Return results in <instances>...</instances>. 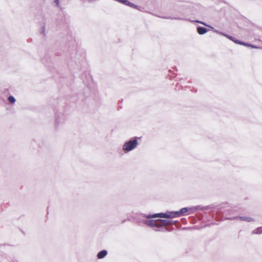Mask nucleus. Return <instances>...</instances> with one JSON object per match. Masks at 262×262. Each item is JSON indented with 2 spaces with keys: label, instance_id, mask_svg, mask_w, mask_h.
<instances>
[{
  "label": "nucleus",
  "instance_id": "39448f33",
  "mask_svg": "<svg viewBox=\"0 0 262 262\" xmlns=\"http://www.w3.org/2000/svg\"><path fill=\"white\" fill-rule=\"evenodd\" d=\"M106 254L107 251L106 250H102L98 253L97 257L98 258H102L106 255Z\"/></svg>",
  "mask_w": 262,
  "mask_h": 262
},
{
  "label": "nucleus",
  "instance_id": "f8f14e48",
  "mask_svg": "<svg viewBox=\"0 0 262 262\" xmlns=\"http://www.w3.org/2000/svg\"><path fill=\"white\" fill-rule=\"evenodd\" d=\"M55 3L56 4L57 6L59 5V0H55Z\"/></svg>",
  "mask_w": 262,
  "mask_h": 262
},
{
  "label": "nucleus",
  "instance_id": "0eeeda50",
  "mask_svg": "<svg viewBox=\"0 0 262 262\" xmlns=\"http://www.w3.org/2000/svg\"><path fill=\"white\" fill-rule=\"evenodd\" d=\"M232 41H233L235 43H238V44L243 45H245V46H248V47L249 46V47H251L252 48H254V47L253 46H252V45H249V44H247V43H245L244 42H241V41H238L237 40H234V39H233Z\"/></svg>",
  "mask_w": 262,
  "mask_h": 262
},
{
  "label": "nucleus",
  "instance_id": "f03ea898",
  "mask_svg": "<svg viewBox=\"0 0 262 262\" xmlns=\"http://www.w3.org/2000/svg\"><path fill=\"white\" fill-rule=\"evenodd\" d=\"M137 145V141L136 140L129 141L124 144L123 148L124 150L130 151L133 149Z\"/></svg>",
  "mask_w": 262,
  "mask_h": 262
},
{
  "label": "nucleus",
  "instance_id": "f257e3e1",
  "mask_svg": "<svg viewBox=\"0 0 262 262\" xmlns=\"http://www.w3.org/2000/svg\"><path fill=\"white\" fill-rule=\"evenodd\" d=\"M188 210L187 208H183L180 211L177 212H168L166 213H160L154 214L148 217H161V218H171L175 217L180 215L181 214L185 213Z\"/></svg>",
  "mask_w": 262,
  "mask_h": 262
},
{
  "label": "nucleus",
  "instance_id": "1a4fd4ad",
  "mask_svg": "<svg viewBox=\"0 0 262 262\" xmlns=\"http://www.w3.org/2000/svg\"><path fill=\"white\" fill-rule=\"evenodd\" d=\"M8 100L10 103H14L15 101V99L13 96H10L8 98Z\"/></svg>",
  "mask_w": 262,
  "mask_h": 262
},
{
  "label": "nucleus",
  "instance_id": "9d476101",
  "mask_svg": "<svg viewBox=\"0 0 262 262\" xmlns=\"http://www.w3.org/2000/svg\"><path fill=\"white\" fill-rule=\"evenodd\" d=\"M242 220L247 221V222H250L251 221V219L250 217H244L242 219Z\"/></svg>",
  "mask_w": 262,
  "mask_h": 262
},
{
  "label": "nucleus",
  "instance_id": "9b49d317",
  "mask_svg": "<svg viewBox=\"0 0 262 262\" xmlns=\"http://www.w3.org/2000/svg\"><path fill=\"white\" fill-rule=\"evenodd\" d=\"M194 21L196 22V23H200V24H203V25H204L205 26H207L206 24H205V23H203L202 21H200L196 20V21Z\"/></svg>",
  "mask_w": 262,
  "mask_h": 262
},
{
  "label": "nucleus",
  "instance_id": "7ed1b4c3",
  "mask_svg": "<svg viewBox=\"0 0 262 262\" xmlns=\"http://www.w3.org/2000/svg\"><path fill=\"white\" fill-rule=\"evenodd\" d=\"M170 224V222L169 220H158L155 222V223L153 224L156 226H163L166 225Z\"/></svg>",
  "mask_w": 262,
  "mask_h": 262
},
{
  "label": "nucleus",
  "instance_id": "423d86ee",
  "mask_svg": "<svg viewBox=\"0 0 262 262\" xmlns=\"http://www.w3.org/2000/svg\"><path fill=\"white\" fill-rule=\"evenodd\" d=\"M214 32H216V33H218V34H221V35H224V36H226V37H227L228 38H229V39H230V40H233V39L232 37L230 36H229V35H227V34H224V33H222V32H219V31H217V30H214Z\"/></svg>",
  "mask_w": 262,
  "mask_h": 262
},
{
  "label": "nucleus",
  "instance_id": "20e7f679",
  "mask_svg": "<svg viewBox=\"0 0 262 262\" xmlns=\"http://www.w3.org/2000/svg\"><path fill=\"white\" fill-rule=\"evenodd\" d=\"M197 31H198V33L201 35L204 34L207 32V30L206 28L202 27H198L197 28Z\"/></svg>",
  "mask_w": 262,
  "mask_h": 262
},
{
  "label": "nucleus",
  "instance_id": "6e6552de",
  "mask_svg": "<svg viewBox=\"0 0 262 262\" xmlns=\"http://www.w3.org/2000/svg\"><path fill=\"white\" fill-rule=\"evenodd\" d=\"M253 233L255 234H260L262 233V227H259L256 230L253 231Z\"/></svg>",
  "mask_w": 262,
  "mask_h": 262
}]
</instances>
